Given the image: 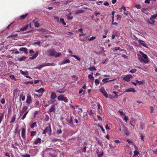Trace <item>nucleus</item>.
I'll list each match as a JSON object with an SVG mask.
<instances>
[{"mask_svg": "<svg viewBox=\"0 0 157 157\" xmlns=\"http://www.w3.org/2000/svg\"><path fill=\"white\" fill-rule=\"evenodd\" d=\"M35 91L38 93H41V94L40 96H42L43 93L45 91V90L44 88H41L38 90H35Z\"/></svg>", "mask_w": 157, "mask_h": 157, "instance_id": "10", "label": "nucleus"}, {"mask_svg": "<svg viewBox=\"0 0 157 157\" xmlns=\"http://www.w3.org/2000/svg\"><path fill=\"white\" fill-rule=\"evenodd\" d=\"M144 82V80H143L142 81H138V84L141 85L143 84Z\"/></svg>", "mask_w": 157, "mask_h": 157, "instance_id": "57", "label": "nucleus"}, {"mask_svg": "<svg viewBox=\"0 0 157 157\" xmlns=\"http://www.w3.org/2000/svg\"><path fill=\"white\" fill-rule=\"evenodd\" d=\"M60 22L62 23L64 25H66V23L64 21V19L62 18H61L60 19Z\"/></svg>", "mask_w": 157, "mask_h": 157, "instance_id": "33", "label": "nucleus"}, {"mask_svg": "<svg viewBox=\"0 0 157 157\" xmlns=\"http://www.w3.org/2000/svg\"><path fill=\"white\" fill-rule=\"evenodd\" d=\"M15 119H16V116H14L12 118L10 122V123H13L15 121Z\"/></svg>", "mask_w": 157, "mask_h": 157, "instance_id": "36", "label": "nucleus"}, {"mask_svg": "<svg viewBox=\"0 0 157 157\" xmlns=\"http://www.w3.org/2000/svg\"><path fill=\"white\" fill-rule=\"evenodd\" d=\"M88 78L92 80H94V78L93 76L90 74H89L88 75Z\"/></svg>", "mask_w": 157, "mask_h": 157, "instance_id": "31", "label": "nucleus"}, {"mask_svg": "<svg viewBox=\"0 0 157 157\" xmlns=\"http://www.w3.org/2000/svg\"><path fill=\"white\" fill-rule=\"evenodd\" d=\"M63 99H62V100L63 101L65 102H68V99L66 97H63Z\"/></svg>", "mask_w": 157, "mask_h": 157, "instance_id": "44", "label": "nucleus"}, {"mask_svg": "<svg viewBox=\"0 0 157 157\" xmlns=\"http://www.w3.org/2000/svg\"><path fill=\"white\" fill-rule=\"evenodd\" d=\"M18 36V34H12L10 36H8L9 38L13 37H16Z\"/></svg>", "mask_w": 157, "mask_h": 157, "instance_id": "46", "label": "nucleus"}, {"mask_svg": "<svg viewBox=\"0 0 157 157\" xmlns=\"http://www.w3.org/2000/svg\"><path fill=\"white\" fill-rule=\"evenodd\" d=\"M52 140L53 142H57L59 141V139L57 138H53L52 139Z\"/></svg>", "mask_w": 157, "mask_h": 157, "instance_id": "50", "label": "nucleus"}, {"mask_svg": "<svg viewBox=\"0 0 157 157\" xmlns=\"http://www.w3.org/2000/svg\"><path fill=\"white\" fill-rule=\"evenodd\" d=\"M45 67L44 65V63H43L42 64L40 65V66H39L38 67H36V68L39 69V70H40L42 68Z\"/></svg>", "mask_w": 157, "mask_h": 157, "instance_id": "34", "label": "nucleus"}, {"mask_svg": "<svg viewBox=\"0 0 157 157\" xmlns=\"http://www.w3.org/2000/svg\"><path fill=\"white\" fill-rule=\"evenodd\" d=\"M63 96L62 95L59 96L57 98V99L59 100H62L63 99Z\"/></svg>", "mask_w": 157, "mask_h": 157, "instance_id": "40", "label": "nucleus"}, {"mask_svg": "<svg viewBox=\"0 0 157 157\" xmlns=\"http://www.w3.org/2000/svg\"><path fill=\"white\" fill-rule=\"evenodd\" d=\"M38 111H36L34 113L33 118H34L36 117V116L37 114H38Z\"/></svg>", "mask_w": 157, "mask_h": 157, "instance_id": "62", "label": "nucleus"}, {"mask_svg": "<svg viewBox=\"0 0 157 157\" xmlns=\"http://www.w3.org/2000/svg\"><path fill=\"white\" fill-rule=\"evenodd\" d=\"M10 77L11 79H14L15 81H16V80L15 79L14 75H10Z\"/></svg>", "mask_w": 157, "mask_h": 157, "instance_id": "42", "label": "nucleus"}, {"mask_svg": "<svg viewBox=\"0 0 157 157\" xmlns=\"http://www.w3.org/2000/svg\"><path fill=\"white\" fill-rule=\"evenodd\" d=\"M48 52L49 55L51 56H54L55 54L56 53V51L54 49L48 51Z\"/></svg>", "mask_w": 157, "mask_h": 157, "instance_id": "6", "label": "nucleus"}, {"mask_svg": "<svg viewBox=\"0 0 157 157\" xmlns=\"http://www.w3.org/2000/svg\"><path fill=\"white\" fill-rule=\"evenodd\" d=\"M27 109V107L24 106L20 112V117L21 116L24 114V113L26 112Z\"/></svg>", "mask_w": 157, "mask_h": 157, "instance_id": "8", "label": "nucleus"}, {"mask_svg": "<svg viewBox=\"0 0 157 157\" xmlns=\"http://www.w3.org/2000/svg\"><path fill=\"white\" fill-rule=\"evenodd\" d=\"M25 130L24 128H21V136L22 138L25 140H26V137L25 136Z\"/></svg>", "mask_w": 157, "mask_h": 157, "instance_id": "5", "label": "nucleus"}, {"mask_svg": "<svg viewBox=\"0 0 157 157\" xmlns=\"http://www.w3.org/2000/svg\"><path fill=\"white\" fill-rule=\"evenodd\" d=\"M38 52L39 51H37L33 55V56L32 57H30V59H33L36 58L38 55Z\"/></svg>", "mask_w": 157, "mask_h": 157, "instance_id": "17", "label": "nucleus"}, {"mask_svg": "<svg viewBox=\"0 0 157 157\" xmlns=\"http://www.w3.org/2000/svg\"><path fill=\"white\" fill-rule=\"evenodd\" d=\"M28 27V25H26L24 26L21 29V31H25L26 30Z\"/></svg>", "mask_w": 157, "mask_h": 157, "instance_id": "32", "label": "nucleus"}, {"mask_svg": "<svg viewBox=\"0 0 157 157\" xmlns=\"http://www.w3.org/2000/svg\"><path fill=\"white\" fill-rule=\"evenodd\" d=\"M94 82L95 85L97 86L99 84L100 81L98 79H97L95 80Z\"/></svg>", "mask_w": 157, "mask_h": 157, "instance_id": "37", "label": "nucleus"}, {"mask_svg": "<svg viewBox=\"0 0 157 157\" xmlns=\"http://www.w3.org/2000/svg\"><path fill=\"white\" fill-rule=\"evenodd\" d=\"M70 56H71L75 58L76 59H77L79 61H80V59L78 56L73 55H71Z\"/></svg>", "mask_w": 157, "mask_h": 157, "instance_id": "26", "label": "nucleus"}, {"mask_svg": "<svg viewBox=\"0 0 157 157\" xmlns=\"http://www.w3.org/2000/svg\"><path fill=\"white\" fill-rule=\"evenodd\" d=\"M144 136H143L142 134H141L140 138V142L141 143H143L144 141Z\"/></svg>", "mask_w": 157, "mask_h": 157, "instance_id": "24", "label": "nucleus"}, {"mask_svg": "<svg viewBox=\"0 0 157 157\" xmlns=\"http://www.w3.org/2000/svg\"><path fill=\"white\" fill-rule=\"evenodd\" d=\"M136 71V69H133L130 71L129 72L132 73H134Z\"/></svg>", "mask_w": 157, "mask_h": 157, "instance_id": "56", "label": "nucleus"}, {"mask_svg": "<svg viewBox=\"0 0 157 157\" xmlns=\"http://www.w3.org/2000/svg\"><path fill=\"white\" fill-rule=\"evenodd\" d=\"M118 112L120 113V115L121 116H123V115L124 116L125 115L123 111H121L120 110H119L118 111Z\"/></svg>", "mask_w": 157, "mask_h": 157, "instance_id": "47", "label": "nucleus"}, {"mask_svg": "<svg viewBox=\"0 0 157 157\" xmlns=\"http://www.w3.org/2000/svg\"><path fill=\"white\" fill-rule=\"evenodd\" d=\"M39 104V102L38 101H36L35 103V106L36 107H38Z\"/></svg>", "mask_w": 157, "mask_h": 157, "instance_id": "59", "label": "nucleus"}, {"mask_svg": "<svg viewBox=\"0 0 157 157\" xmlns=\"http://www.w3.org/2000/svg\"><path fill=\"white\" fill-rule=\"evenodd\" d=\"M128 120V117H127L126 116H125L124 117V120L126 122H127V121Z\"/></svg>", "mask_w": 157, "mask_h": 157, "instance_id": "55", "label": "nucleus"}, {"mask_svg": "<svg viewBox=\"0 0 157 157\" xmlns=\"http://www.w3.org/2000/svg\"><path fill=\"white\" fill-rule=\"evenodd\" d=\"M98 127H99L101 129V130L102 131H103L104 132H105V130L103 128V127L102 126H100V125H98Z\"/></svg>", "mask_w": 157, "mask_h": 157, "instance_id": "61", "label": "nucleus"}, {"mask_svg": "<svg viewBox=\"0 0 157 157\" xmlns=\"http://www.w3.org/2000/svg\"><path fill=\"white\" fill-rule=\"evenodd\" d=\"M121 9L123 10L124 11V14H128L127 12H125L126 9V8L124 6H122L121 7Z\"/></svg>", "mask_w": 157, "mask_h": 157, "instance_id": "39", "label": "nucleus"}, {"mask_svg": "<svg viewBox=\"0 0 157 157\" xmlns=\"http://www.w3.org/2000/svg\"><path fill=\"white\" fill-rule=\"evenodd\" d=\"M150 109H151V113H153L154 111V109L153 108L152 106L150 107Z\"/></svg>", "mask_w": 157, "mask_h": 157, "instance_id": "60", "label": "nucleus"}, {"mask_svg": "<svg viewBox=\"0 0 157 157\" xmlns=\"http://www.w3.org/2000/svg\"><path fill=\"white\" fill-rule=\"evenodd\" d=\"M70 62V60L69 59H64L63 61L60 63H59V65H63L67 63H69Z\"/></svg>", "mask_w": 157, "mask_h": 157, "instance_id": "4", "label": "nucleus"}, {"mask_svg": "<svg viewBox=\"0 0 157 157\" xmlns=\"http://www.w3.org/2000/svg\"><path fill=\"white\" fill-rule=\"evenodd\" d=\"M41 139L39 138H38L33 142V144H37L39 143H41Z\"/></svg>", "mask_w": 157, "mask_h": 157, "instance_id": "15", "label": "nucleus"}, {"mask_svg": "<svg viewBox=\"0 0 157 157\" xmlns=\"http://www.w3.org/2000/svg\"><path fill=\"white\" fill-rule=\"evenodd\" d=\"M96 39V37L95 36H92L89 39H88V40L89 41L93 40Z\"/></svg>", "mask_w": 157, "mask_h": 157, "instance_id": "49", "label": "nucleus"}, {"mask_svg": "<svg viewBox=\"0 0 157 157\" xmlns=\"http://www.w3.org/2000/svg\"><path fill=\"white\" fill-rule=\"evenodd\" d=\"M61 55V53L59 52L57 53L56 55L55 54V57H58L60 56Z\"/></svg>", "mask_w": 157, "mask_h": 157, "instance_id": "48", "label": "nucleus"}, {"mask_svg": "<svg viewBox=\"0 0 157 157\" xmlns=\"http://www.w3.org/2000/svg\"><path fill=\"white\" fill-rule=\"evenodd\" d=\"M67 19L68 20H70L73 18V17L71 16V13H69V14L67 15Z\"/></svg>", "mask_w": 157, "mask_h": 157, "instance_id": "38", "label": "nucleus"}, {"mask_svg": "<svg viewBox=\"0 0 157 157\" xmlns=\"http://www.w3.org/2000/svg\"><path fill=\"white\" fill-rule=\"evenodd\" d=\"M157 17V13L151 16V19H153L154 20L156 19V17Z\"/></svg>", "mask_w": 157, "mask_h": 157, "instance_id": "29", "label": "nucleus"}, {"mask_svg": "<svg viewBox=\"0 0 157 157\" xmlns=\"http://www.w3.org/2000/svg\"><path fill=\"white\" fill-rule=\"evenodd\" d=\"M40 41H38L36 42H35L33 44H38L39 46H40Z\"/></svg>", "mask_w": 157, "mask_h": 157, "instance_id": "53", "label": "nucleus"}, {"mask_svg": "<svg viewBox=\"0 0 157 157\" xmlns=\"http://www.w3.org/2000/svg\"><path fill=\"white\" fill-rule=\"evenodd\" d=\"M100 90L101 92L103 94L104 96H105V98H108V96L107 94L106 91L105 90V89L104 88L102 87L101 88Z\"/></svg>", "mask_w": 157, "mask_h": 157, "instance_id": "7", "label": "nucleus"}, {"mask_svg": "<svg viewBox=\"0 0 157 157\" xmlns=\"http://www.w3.org/2000/svg\"><path fill=\"white\" fill-rule=\"evenodd\" d=\"M26 102L29 104H30L32 102L31 97L30 95H28L27 96Z\"/></svg>", "mask_w": 157, "mask_h": 157, "instance_id": "9", "label": "nucleus"}, {"mask_svg": "<svg viewBox=\"0 0 157 157\" xmlns=\"http://www.w3.org/2000/svg\"><path fill=\"white\" fill-rule=\"evenodd\" d=\"M52 129L50 126L49 127H47L44 130L43 133L44 134H45L46 133L49 132V134L50 135L51 133Z\"/></svg>", "mask_w": 157, "mask_h": 157, "instance_id": "3", "label": "nucleus"}, {"mask_svg": "<svg viewBox=\"0 0 157 157\" xmlns=\"http://www.w3.org/2000/svg\"><path fill=\"white\" fill-rule=\"evenodd\" d=\"M20 98L22 101H24L25 99V96L24 95H21L20 96Z\"/></svg>", "mask_w": 157, "mask_h": 157, "instance_id": "45", "label": "nucleus"}, {"mask_svg": "<svg viewBox=\"0 0 157 157\" xmlns=\"http://www.w3.org/2000/svg\"><path fill=\"white\" fill-rule=\"evenodd\" d=\"M103 155V151H101V154H99L98 155V157H101Z\"/></svg>", "mask_w": 157, "mask_h": 157, "instance_id": "58", "label": "nucleus"}, {"mask_svg": "<svg viewBox=\"0 0 157 157\" xmlns=\"http://www.w3.org/2000/svg\"><path fill=\"white\" fill-rule=\"evenodd\" d=\"M145 126L144 124L143 123H141L140 125V129H141V130H142Z\"/></svg>", "mask_w": 157, "mask_h": 157, "instance_id": "28", "label": "nucleus"}, {"mask_svg": "<svg viewBox=\"0 0 157 157\" xmlns=\"http://www.w3.org/2000/svg\"><path fill=\"white\" fill-rule=\"evenodd\" d=\"M84 12V10H76V13H80Z\"/></svg>", "mask_w": 157, "mask_h": 157, "instance_id": "23", "label": "nucleus"}, {"mask_svg": "<svg viewBox=\"0 0 157 157\" xmlns=\"http://www.w3.org/2000/svg\"><path fill=\"white\" fill-rule=\"evenodd\" d=\"M68 122L70 124H72L73 122V120L72 119V117H71L70 120H67Z\"/></svg>", "mask_w": 157, "mask_h": 157, "instance_id": "51", "label": "nucleus"}, {"mask_svg": "<svg viewBox=\"0 0 157 157\" xmlns=\"http://www.w3.org/2000/svg\"><path fill=\"white\" fill-rule=\"evenodd\" d=\"M140 53L141 55L138 54V59L141 63H148L149 60L147 55L144 54L142 52L140 51Z\"/></svg>", "mask_w": 157, "mask_h": 157, "instance_id": "1", "label": "nucleus"}, {"mask_svg": "<svg viewBox=\"0 0 157 157\" xmlns=\"http://www.w3.org/2000/svg\"><path fill=\"white\" fill-rule=\"evenodd\" d=\"M88 69L91 71L93 70L96 71L97 70L95 67H91L90 68H88Z\"/></svg>", "mask_w": 157, "mask_h": 157, "instance_id": "25", "label": "nucleus"}, {"mask_svg": "<svg viewBox=\"0 0 157 157\" xmlns=\"http://www.w3.org/2000/svg\"><path fill=\"white\" fill-rule=\"evenodd\" d=\"M155 21V20H154L153 19H151V18H150V19L148 20L147 21V22L149 24L152 25L154 23Z\"/></svg>", "mask_w": 157, "mask_h": 157, "instance_id": "19", "label": "nucleus"}, {"mask_svg": "<svg viewBox=\"0 0 157 157\" xmlns=\"http://www.w3.org/2000/svg\"><path fill=\"white\" fill-rule=\"evenodd\" d=\"M138 41L141 45H142L146 48H147V45L145 43V42L144 41L140 40H138Z\"/></svg>", "mask_w": 157, "mask_h": 157, "instance_id": "12", "label": "nucleus"}, {"mask_svg": "<svg viewBox=\"0 0 157 157\" xmlns=\"http://www.w3.org/2000/svg\"><path fill=\"white\" fill-rule=\"evenodd\" d=\"M44 66H55L56 65V63H44Z\"/></svg>", "mask_w": 157, "mask_h": 157, "instance_id": "16", "label": "nucleus"}, {"mask_svg": "<svg viewBox=\"0 0 157 157\" xmlns=\"http://www.w3.org/2000/svg\"><path fill=\"white\" fill-rule=\"evenodd\" d=\"M121 49L119 47H116L113 49V52H115L116 51H117L118 50H120Z\"/></svg>", "mask_w": 157, "mask_h": 157, "instance_id": "43", "label": "nucleus"}, {"mask_svg": "<svg viewBox=\"0 0 157 157\" xmlns=\"http://www.w3.org/2000/svg\"><path fill=\"white\" fill-rule=\"evenodd\" d=\"M62 133V131L61 129H58L57 131V133L58 134H60Z\"/></svg>", "mask_w": 157, "mask_h": 157, "instance_id": "63", "label": "nucleus"}, {"mask_svg": "<svg viewBox=\"0 0 157 157\" xmlns=\"http://www.w3.org/2000/svg\"><path fill=\"white\" fill-rule=\"evenodd\" d=\"M132 78V76L130 75H127V76L123 78V79L126 81H128L130 80V78Z\"/></svg>", "mask_w": 157, "mask_h": 157, "instance_id": "11", "label": "nucleus"}, {"mask_svg": "<svg viewBox=\"0 0 157 157\" xmlns=\"http://www.w3.org/2000/svg\"><path fill=\"white\" fill-rule=\"evenodd\" d=\"M34 24V25H35V27H36L37 28H38L39 27L40 25L38 22H36Z\"/></svg>", "mask_w": 157, "mask_h": 157, "instance_id": "52", "label": "nucleus"}, {"mask_svg": "<svg viewBox=\"0 0 157 157\" xmlns=\"http://www.w3.org/2000/svg\"><path fill=\"white\" fill-rule=\"evenodd\" d=\"M36 122H34L33 123H32L30 125V128H33L35 126H36Z\"/></svg>", "mask_w": 157, "mask_h": 157, "instance_id": "27", "label": "nucleus"}, {"mask_svg": "<svg viewBox=\"0 0 157 157\" xmlns=\"http://www.w3.org/2000/svg\"><path fill=\"white\" fill-rule=\"evenodd\" d=\"M23 157H30V155L28 154H26L23 155Z\"/></svg>", "mask_w": 157, "mask_h": 157, "instance_id": "64", "label": "nucleus"}, {"mask_svg": "<svg viewBox=\"0 0 157 157\" xmlns=\"http://www.w3.org/2000/svg\"><path fill=\"white\" fill-rule=\"evenodd\" d=\"M56 111L55 105H52L51 108L50 109L49 112L50 113L55 112Z\"/></svg>", "mask_w": 157, "mask_h": 157, "instance_id": "13", "label": "nucleus"}, {"mask_svg": "<svg viewBox=\"0 0 157 157\" xmlns=\"http://www.w3.org/2000/svg\"><path fill=\"white\" fill-rule=\"evenodd\" d=\"M20 72L21 73V74L24 75H28V72L27 71H24L22 70H20Z\"/></svg>", "mask_w": 157, "mask_h": 157, "instance_id": "21", "label": "nucleus"}, {"mask_svg": "<svg viewBox=\"0 0 157 157\" xmlns=\"http://www.w3.org/2000/svg\"><path fill=\"white\" fill-rule=\"evenodd\" d=\"M28 15V13H26L25 14L22 15L20 16V17L21 18V19H25L27 15Z\"/></svg>", "mask_w": 157, "mask_h": 157, "instance_id": "22", "label": "nucleus"}, {"mask_svg": "<svg viewBox=\"0 0 157 157\" xmlns=\"http://www.w3.org/2000/svg\"><path fill=\"white\" fill-rule=\"evenodd\" d=\"M4 117V114L3 113L2 115L0 117V124L1 123L2 120V119Z\"/></svg>", "mask_w": 157, "mask_h": 157, "instance_id": "54", "label": "nucleus"}, {"mask_svg": "<svg viewBox=\"0 0 157 157\" xmlns=\"http://www.w3.org/2000/svg\"><path fill=\"white\" fill-rule=\"evenodd\" d=\"M109 79V78H104L102 79V81L103 82H108L111 81H113V80H109V81L107 80Z\"/></svg>", "mask_w": 157, "mask_h": 157, "instance_id": "30", "label": "nucleus"}, {"mask_svg": "<svg viewBox=\"0 0 157 157\" xmlns=\"http://www.w3.org/2000/svg\"><path fill=\"white\" fill-rule=\"evenodd\" d=\"M57 97V95L54 93L52 92V94L51 96V98L52 99H54Z\"/></svg>", "mask_w": 157, "mask_h": 157, "instance_id": "20", "label": "nucleus"}, {"mask_svg": "<svg viewBox=\"0 0 157 157\" xmlns=\"http://www.w3.org/2000/svg\"><path fill=\"white\" fill-rule=\"evenodd\" d=\"M19 51L24 52L25 54H27L28 53L27 49L26 48H21L19 49Z\"/></svg>", "mask_w": 157, "mask_h": 157, "instance_id": "18", "label": "nucleus"}, {"mask_svg": "<svg viewBox=\"0 0 157 157\" xmlns=\"http://www.w3.org/2000/svg\"><path fill=\"white\" fill-rule=\"evenodd\" d=\"M136 91L135 90V89L133 88H130L128 89H126L125 90V92H132L134 93L136 92Z\"/></svg>", "mask_w": 157, "mask_h": 157, "instance_id": "14", "label": "nucleus"}, {"mask_svg": "<svg viewBox=\"0 0 157 157\" xmlns=\"http://www.w3.org/2000/svg\"><path fill=\"white\" fill-rule=\"evenodd\" d=\"M36 132L35 131H32L31 132L30 136L31 137H33L36 133Z\"/></svg>", "mask_w": 157, "mask_h": 157, "instance_id": "41", "label": "nucleus"}, {"mask_svg": "<svg viewBox=\"0 0 157 157\" xmlns=\"http://www.w3.org/2000/svg\"><path fill=\"white\" fill-rule=\"evenodd\" d=\"M52 149L48 148L43 152V157H56L55 154L51 152Z\"/></svg>", "mask_w": 157, "mask_h": 157, "instance_id": "2", "label": "nucleus"}, {"mask_svg": "<svg viewBox=\"0 0 157 157\" xmlns=\"http://www.w3.org/2000/svg\"><path fill=\"white\" fill-rule=\"evenodd\" d=\"M26 58V57L25 56H23L22 57L19 58L18 59L20 61H22L25 60Z\"/></svg>", "mask_w": 157, "mask_h": 157, "instance_id": "35", "label": "nucleus"}]
</instances>
